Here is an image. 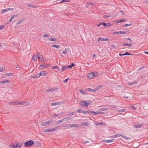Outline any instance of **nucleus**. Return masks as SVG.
<instances>
[{
  "instance_id": "obj_1",
  "label": "nucleus",
  "mask_w": 148,
  "mask_h": 148,
  "mask_svg": "<svg viewBox=\"0 0 148 148\" xmlns=\"http://www.w3.org/2000/svg\"><path fill=\"white\" fill-rule=\"evenodd\" d=\"M24 146L25 147H30L32 146L34 144L33 141L30 140L24 143Z\"/></svg>"
},
{
  "instance_id": "obj_2",
  "label": "nucleus",
  "mask_w": 148,
  "mask_h": 148,
  "mask_svg": "<svg viewBox=\"0 0 148 148\" xmlns=\"http://www.w3.org/2000/svg\"><path fill=\"white\" fill-rule=\"evenodd\" d=\"M130 33V32L128 30L124 31H119L118 32L115 31L114 32V34H128Z\"/></svg>"
},
{
  "instance_id": "obj_3",
  "label": "nucleus",
  "mask_w": 148,
  "mask_h": 148,
  "mask_svg": "<svg viewBox=\"0 0 148 148\" xmlns=\"http://www.w3.org/2000/svg\"><path fill=\"white\" fill-rule=\"evenodd\" d=\"M79 104L83 107L87 108L88 107L87 102L86 101H82L80 102Z\"/></svg>"
},
{
  "instance_id": "obj_4",
  "label": "nucleus",
  "mask_w": 148,
  "mask_h": 148,
  "mask_svg": "<svg viewBox=\"0 0 148 148\" xmlns=\"http://www.w3.org/2000/svg\"><path fill=\"white\" fill-rule=\"evenodd\" d=\"M14 10V9L12 8H8L7 9H3L1 11V13H3L5 12H7L9 10Z\"/></svg>"
},
{
  "instance_id": "obj_5",
  "label": "nucleus",
  "mask_w": 148,
  "mask_h": 148,
  "mask_svg": "<svg viewBox=\"0 0 148 148\" xmlns=\"http://www.w3.org/2000/svg\"><path fill=\"white\" fill-rule=\"evenodd\" d=\"M47 75V73L45 71H42L38 74V77H40V76H45Z\"/></svg>"
},
{
  "instance_id": "obj_6",
  "label": "nucleus",
  "mask_w": 148,
  "mask_h": 148,
  "mask_svg": "<svg viewBox=\"0 0 148 148\" xmlns=\"http://www.w3.org/2000/svg\"><path fill=\"white\" fill-rule=\"evenodd\" d=\"M94 73L92 72L88 73L87 75L88 77L90 79H92L94 77Z\"/></svg>"
},
{
  "instance_id": "obj_7",
  "label": "nucleus",
  "mask_w": 148,
  "mask_h": 148,
  "mask_svg": "<svg viewBox=\"0 0 148 148\" xmlns=\"http://www.w3.org/2000/svg\"><path fill=\"white\" fill-rule=\"evenodd\" d=\"M48 67V66L47 64L45 65L44 64H43L40 65L38 67V68L39 69H42L44 68H47Z\"/></svg>"
},
{
  "instance_id": "obj_8",
  "label": "nucleus",
  "mask_w": 148,
  "mask_h": 148,
  "mask_svg": "<svg viewBox=\"0 0 148 148\" xmlns=\"http://www.w3.org/2000/svg\"><path fill=\"white\" fill-rule=\"evenodd\" d=\"M62 104L63 103H62V102H53L51 103V106H55L57 105H60L61 103Z\"/></svg>"
},
{
  "instance_id": "obj_9",
  "label": "nucleus",
  "mask_w": 148,
  "mask_h": 148,
  "mask_svg": "<svg viewBox=\"0 0 148 148\" xmlns=\"http://www.w3.org/2000/svg\"><path fill=\"white\" fill-rule=\"evenodd\" d=\"M23 143H17L15 145V147L16 148H21L22 146V144Z\"/></svg>"
},
{
  "instance_id": "obj_10",
  "label": "nucleus",
  "mask_w": 148,
  "mask_h": 148,
  "mask_svg": "<svg viewBox=\"0 0 148 148\" xmlns=\"http://www.w3.org/2000/svg\"><path fill=\"white\" fill-rule=\"evenodd\" d=\"M82 125L83 126H86L87 127H90V126L89 123L87 121L85 122L82 123Z\"/></svg>"
},
{
  "instance_id": "obj_11",
  "label": "nucleus",
  "mask_w": 148,
  "mask_h": 148,
  "mask_svg": "<svg viewBox=\"0 0 148 148\" xmlns=\"http://www.w3.org/2000/svg\"><path fill=\"white\" fill-rule=\"evenodd\" d=\"M108 40V38H103L99 37L98 38L97 41L98 42H99V41L100 40H101V41H106Z\"/></svg>"
},
{
  "instance_id": "obj_12",
  "label": "nucleus",
  "mask_w": 148,
  "mask_h": 148,
  "mask_svg": "<svg viewBox=\"0 0 148 148\" xmlns=\"http://www.w3.org/2000/svg\"><path fill=\"white\" fill-rule=\"evenodd\" d=\"M95 124L96 126H99L101 125H105V123L102 122H100L95 123Z\"/></svg>"
},
{
  "instance_id": "obj_13",
  "label": "nucleus",
  "mask_w": 148,
  "mask_h": 148,
  "mask_svg": "<svg viewBox=\"0 0 148 148\" xmlns=\"http://www.w3.org/2000/svg\"><path fill=\"white\" fill-rule=\"evenodd\" d=\"M143 125L142 124H140L139 125H134V127L135 128H140Z\"/></svg>"
},
{
  "instance_id": "obj_14",
  "label": "nucleus",
  "mask_w": 148,
  "mask_h": 148,
  "mask_svg": "<svg viewBox=\"0 0 148 148\" xmlns=\"http://www.w3.org/2000/svg\"><path fill=\"white\" fill-rule=\"evenodd\" d=\"M113 140H114L113 139L106 140H103V142L108 143H110V142H113Z\"/></svg>"
},
{
  "instance_id": "obj_15",
  "label": "nucleus",
  "mask_w": 148,
  "mask_h": 148,
  "mask_svg": "<svg viewBox=\"0 0 148 148\" xmlns=\"http://www.w3.org/2000/svg\"><path fill=\"white\" fill-rule=\"evenodd\" d=\"M90 113L91 114H93L94 115H96L97 114H99V111H97L96 112L93 111H90Z\"/></svg>"
},
{
  "instance_id": "obj_16",
  "label": "nucleus",
  "mask_w": 148,
  "mask_h": 148,
  "mask_svg": "<svg viewBox=\"0 0 148 148\" xmlns=\"http://www.w3.org/2000/svg\"><path fill=\"white\" fill-rule=\"evenodd\" d=\"M38 58L39 59L40 61L41 62H43L44 61L43 59V56L42 55H38Z\"/></svg>"
},
{
  "instance_id": "obj_17",
  "label": "nucleus",
  "mask_w": 148,
  "mask_h": 148,
  "mask_svg": "<svg viewBox=\"0 0 148 148\" xmlns=\"http://www.w3.org/2000/svg\"><path fill=\"white\" fill-rule=\"evenodd\" d=\"M44 132H52V129H45L44 130Z\"/></svg>"
},
{
  "instance_id": "obj_18",
  "label": "nucleus",
  "mask_w": 148,
  "mask_h": 148,
  "mask_svg": "<svg viewBox=\"0 0 148 148\" xmlns=\"http://www.w3.org/2000/svg\"><path fill=\"white\" fill-rule=\"evenodd\" d=\"M129 108L130 109L132 110H136L137 109L136 107L132 106H130L129 107Z\"/></svg>"
},
{
  "instance_id": "obj_19",
  "label": "nucleus",
  "mask_w": 148,
  "mask_h": 148,
  "mask_svg": "<svg viewBox=\"0 0 148 148\" xmlns=\"http://www.w3.org/2000/svg\"><path fill=\"white\" fill-rule=\"evenodd\" d=\"M52 47H56L57 49H59L60 47L59 45H53L52 46Z\"/></svg>"
},
{
  "instance_id": "obj_20",
  "label": "nucleus",
  "mask_w": 148,
  "mask_h": 148,
  "mask_svg": "<svg viewBox=\"0 0 148 148\" xmlns=\"http://www.w3.org/2000/svg\"><path fill=\"white\" fill-rule=\"evenodd\" d=\"M122 45L123 46H132V44L123 43L122 44Z\"/></svg>"
},
{
  "instance_id": "obj_21",
  "label": "nucleus",
  "mask_w": 148,
  "mask_h": 148,
  "mask_svg": "<svg viewBox=\"0 0 148 148\" xmlns=\"http://www.w3.org/2000/svg\"><path fill=\"white\" fill-rule=\"evenodd\" d=\"M15 16H16V15H13L10 18V19L8 21H9L10 22H11L13 20Z\"/></svg>"
},
{
  "instance_id": "obj_22",
  "label": "nucleus",
  "mask_w": 148,
  "mask_h": 148,
  "mask_svg": "<svg viewBox=\"0 0 148 148\" xmlns=\"http://www.w3.org/2000/svg\"><path fill=\"white\" fill-rule=\"evenodd\" d=\"M37 56V53H36L35 55H34L33 56L32 58V60L34 61H36L37 59L36 60V57Z\"/></svg>"
},
{
  "instance_id": "obj_23",
  "label": "nucleus",
  "mask_w": 148,
  "mask_h": 148,
  "mask_svg": "<svg viewBox=\"0 0 148 148\" xmlns=\"http://www.w3.org/2000/svg\"><path fill=\"white\" fill-rule=\"evenodd\" d=\"M86 90L88 91H90V92H95V89H93L91 88H88L86 89Z\"/></svg>"
},
{
  "instance_id": "obj_24",
  "label": "nucleus",
  "mask_w": 148,
  "mask_h": 148,
  "mask_svg": "<svg viewBox=\"0 0 148 148\" xmlns=\"http://www.w3.org/2000/svg\"><path fill=\"white\" fill-rule=\"evenodd\" d=\"M64 120V119H62L60 120H58L57 121V123L58 124H59L62 123Z\"/></svg>"
},
{
  "instance_id": "obj_25",
  "label": "nucleus",
  "mask_w": 148,
  "mask_h": 148,
  "mask_svg": "<svg viewBox=\"0 0 148 148\" xmlns=\"http://www.w3.org/2000/svg\"><path fill=\"white\" fill-rule=\"evenodd\" d=\"M78 98L76 97H75L74 99V102L75 103H78Z\"/></svg>"
},
{
  "instance_id": "obj_26",
  "label": "nucleus",
  "mask_w": 148,
  "mask_h": 148,
  "mask_svg": "<svg viewBox=\"0 0 148 148\" xmlns=\"http://www.w3.org/2000/svg\"><path fill=\"white\" fill-rule=\"evenodd\" d=\"M101 87H102V86H99L96 87L95 88V89H94L95 92H96V91H97V90H99Z\"/></svg>"
},
{
  "instance_id": "obj_27",
  "label": "nucleus",
  "mask_w": 148,
  "mask_h": 148,
  "mask_svg": "<svg viewBox=\"0 0 148 148\" xmlns=\"http://www.w3.org/2000/svg\"><path fill=\"white\" fill-rule=\"evenodd\" d=\"M72 127H78V126L77 124H71Z\"/></svg>"
},
{
  "instance_id": "obj_28",
  "label": "nucleus",
  "mask_w": 148,
  "mask_h": 148,
  "mask_svg": "<svg viewBox=\"0 0 148 148\" xmlns=\"http://www.w3.org/2000/svg\"><path fill=\"white\" fill-rule=\"evenodd\" d=\"M48 125L49 124H48V123L47 121L44 122L41 124V125L42 126H45V125Z\"/></svg>"
},
{
  "instance_id": "obj_29",
  "label": "nucleus",
  "mask_w": 148,
  "mask_h": 148,
  "mask_svg": "<svg viewBox=\"0 0 148 148\" xmlns=\"http://www.w3.org/2000/svg\"><path fill=\"white\" fill-rule=\"evenodd\" d=\"M50 89L51 91H56L58 90L57 88H52Z\"/></svg>"
},
{
  "instance_id": "obj_30",
  "label": "nucleus",
  "mask_w": 148,
  "mask_h": 148,
  "mask_svg": "<svg viewBox=\"0 0 148 148\" xmlns=\"http://www.w3.org/2000/svg\"><path fill=\"white\" fill-rule=\"evenodd\" d=\"M100 110L101 111H104L107 110H108V108H103L100 109Z\"/></svg>"
},
{
  "instance_id": "obj_31",
  "label": "nucleus",
  "mask_w": 148,
  "mask_h": 148,
  "mask_svg": "<svg viewBox=\"0 0 148 148\" xmlns=\"http://www.w3.org/2000/svg\"><path fill=\"white\" fill-rule=\"evenodd\" d=\"M74 66H75V64L73 63H72L71 65H69L68 66V67L71 68Z\"/></svg>"
},
{
  "instance_id": "obj_32",
  "label": "nucleus",
  "mask_w": 148,
  "mask_h": 148,
  "mask_svg": "<svg viewBox=\"0 0 148 148\" xmlns=\"http://www.w3.org/2000/svg\"><path fill=\"white\" fill-rule=\"evenodd\" d=\"M93 73H94L93 75L94 77H96L98 75V72H94Z\"/></svg>"
},
{
  "instance_id": "obj_33",
  "label": "nucleus",
  "mask_w": 148,
  "mask_h": 148,
  "mask_svg": "<svg viewBox=\"0 0 148 148\" xmlns=\"http://www.w3.org/2000/svg\"><path fill=\"white\" fill-rule=\"evenodd\" d=\"M67 68H69L68 67V66H66V65L63 66L62 71H63L64 70H65Z\"/></svg>"
},
{
  "instance_id": "obj_34",
  "label": "nucleus",
  "mask_w": 148,
  "mask_h": 148,
  "mask_svg": "<svg viewBox=\"0 0 148 148\" xmlns=\"http://www.w3.org/2000/svg\"><path fill=\"white\" fill-rule=\"evenodd\" d=\"M110 16H111V15L110 14H108V15H103V17L104 18H108Z\"/></svg>"
},
{
  "instance_id": "obj_35",
  "label": "nucleus",
  "mask_w": 148,
  "mask_h": 148,
  "mask_svg": "<svg viewBox=\"0 0 148 148\" xmlns=\"http://www.w3.org/2000/svg\"><path fill=\"white\" fill-rule=\"evenodd\" d=\"M6 82L9 83V81H8V80H7L3 81H1L0 82V84H3V83H6Z\"/></svg>"
},
{
  "instance_id": "obj_36",
  "label": "nucleus",
  "mask_w": 148,
  "mask_h": 148,
  "mask_svg": "<svg viewBox=\"0 0 148 148\" xmlns=\"http://www.w3.org/2000/svg\"><path fill=\"white\" fill-rule=\"evenodd\" d=\"M50 34H45L43 35V37H44L45 38V37H49Z\"/></svg>"
},
{
  "instance_id": "obj_37",
  "label": "nucleus",
  "mask_w": 148,
  "mask_h": 148,
  "mask_svg": "<svg viewBox=\"0 0 148 148\" xmlns=\"http://www.w3.org/2000/svg\"><path fill=\"white\" fill-rule=\"evenodd\" d=\"M48 40L52 41H55L56 40L55 38H49Z\"/></svg>"
},
{
  "instance_id": "obj_38",
  "label": "nucleus",
  "mask_w": 148,
  "mask_h": 148,
  "mask_svg": "<svg viewBox=\"0 0 148 148\" xmlns=\"http://www.w3.org/2000/svg\"><path fill=\"white\" fill-rule=\"evenodd\" d=\"M136 84V82H132L128 83L129 85H133Z\"/></svg>"
},
{
  "instance_id": "obj_39",
  "label": "nucleus",
  "mask_w": 148,
  "mask_h": 148,
  "mask_svg": "<svg viewBox=\"0 0 148 148\" xmlns=\"http://www.w3.org/2000/svg\"><path fill=\"white\" fill-rule=\"evenodd\" d=\"M82 113H84L85 114H87L88 113L89 114V113H90V111L89 112H88L87 111L84 110H83V111H82Z\"/></svg>"
},
{
  "instance_id": "obj_40",
  "label": "nucleus",
  "mask_w": 148,
  "mask_h": 148,
  "mask_svg": "<svg viewBox=\"0 0 148 148\" xmlns=\"http://www.w3.org/2000/svg\"><path fill=\"white\" fill-rule=\"evenodd\" d=\"M82 111H83V110H82L81 109H78L76 110V112H77L82 113Z\"/></svg>"
},
{
  "instance_id": "obj_41",
  "label": "nucleus",
  "mask_w": 148,
  "mask_h": 148,
  "mask_svg": "<svg viewBox=\"0 0 148 148\" xmlns=\"http://www.w3.org/2000/svg\"><path fill=\"white\" fill-rule=\"evenodd\" d=\"M64 127H72L71 126V124H68L66 125H64V126H63Z\"/></svg>"
},
{
  "instance_id": "obj_42",
  "label": "nucleus",
  "mask_w": 148,
  "mask_h": 148,
  "mask_svg": "<svg viewBox=\"0 0 148 148\" xmlns=\"http://www.w3.org/2000/svg\"><path fill=\"white\" fill-rule=\"evenodd\" d=\"M70 0H62L60 2V3H62L63 2H70Z\"/></svg>"
},
{
  "instance_id": "obj_43",
  "label": "nucleus",
  "mask_w": 148,
  "mask_h": 148,
  "mask_svg": "<svg viewBox=\"0 0 148 148\" xmlns=\"http://www.w3.org/2000/svg\"><path fill=\"white\" fill-rule=\"evenodd\" d=\"M24 102H19L18 101V105H24Z\"/></svg>"
},
{
  "instance_id": "obj_44",
  "label": "nucleus",
  "mask_w": 148,
  "mask_h": 148,
  "mask_svg": "<svg viewBox=\"0 0 148 148\" xmlns=\"http://www.w3.org/2000/svg\"><path fill=\"white\" fill-rule=\"evenodd\" d=\"M10 147L11 148H16L15 147V145L12 144L10 145Z\"/></svg>"
},
{
  "instance_id": "obj_45",
  "label": "nucleus",
  "mask_w": 148,
  "mask_h": 148,
  "mask_svg": "<svg viewBox=\"0 0 148 148\" xmlns=\"http://www.w3.org/2000/svg\"><path fill=\"white\" fill-rule=\"evenodd\" d=\"M28 5L29 6H30V7H33V8H35L36 7V6H35V5H33V4H28Z\"/></svg>"
},
{
  "instance_id": "obj_46",
  "label": "nucleus",
  "mask_w": 148,
  "mask_h": 148,
  "mask_svg": "<svg viewBox=\"0 0 148 148\" xmlns=\"http://www.w3.org/2000/svg\"><path fill=\"white\" fill-rule=\"evenodd\" d=\"M48 124L49 125H50L53 122V121L51 120H49V121H48Z\"/></svg>"
},
{
  "instance_id": "obj_47",
  "label": "nucleus",
  "mask_w": 148,
  "mask_h": 148,
  "mask_svg": "<svg viewBox=\"0 0 148 148\" xmlns=\"http://www.w3.org/2000/svg\"><path fill=\"white\" fill-rule=\"evenodd\" d=\"M122 136V135H121V134H117L115 135L114 136V137H119V136Z\"/></svg>"
},
{
  "instance_id": "obj_48",
  "label": "nucleus",
  "mask_w": 148,
  "mask_h": 148,
  "mask_svg": "<svg viewBox=\"0 0 148 148\" xmlns=\"http://www.w3.org/2000/svg\"><path fill=\"white\" fill-rule=\"evenodd\" d=\"M125 111V110L124 109H121L119 110V112H124Z\"/></svg>"
},
{
  "instance_id": "obj_49",
  "label": "nucleus",
  "mask_w": 148,
  "mask_h": 148,
  "mask_svg": "<svg viewBox=\"0 0 148 148\" xmlns=\"http://www.w3.org/2000/svg\"><path fill=\"white\" fill-rule=\"evenodd\" d=\"M132 25V23H130V24H125L124 25V26L126 27H127L128 26L131 25Z\"/></svg>"
},
{
  "instance_id": "obj_50",
  "label": "nucleus",
  "mask_w": 148,
  "mask_h": 148,
  "mask_svg": "<svg viewBox=\"0 0 148 148\" xmlns=\"http://www.w3.org/2000/svg\"><path fill=\"white\" fill-rule=\"evenodd\" d=\"M145 68V67L143 66H142L141 67H140L138 69V71L144 69V68Z\"/></svg>"
},
{
  "instance_id": "obj_51",
  "label": "nucleus",
  "mask_w": 148,
  "mask_h": 148,
  "mask_svg": "<svg viewBox=\"0 0 148 148\" xmlns=\"http://www.w3.org/2000/svg\"><path fill=\"white\" fill-rule=\"evenodd\" d=\"M6 75L7 76H10L12 75V74L11 73H8L6 74Z\"/></svg>"
},
{
  "instance_id": "obj_52",
  "label": "nucleus",
  "mask_w": 148,
  "mask_h": 148,
  "mask_svg": "<svg viewBox=\"0 0 148 148\" xmlns=\"http://www.w3.org/2000/svg\"><path fill=\"white\" fill-rule=\"evenodd\" d=\"M122 137L124 138L125 139H126L127 140L129 139V138L126 136H125L123 135L121 136Z\"/></svg>"
},
{
  "instance_id": "obj_53",
  "label": "nucleus",
  "mask_w": 148,
  "mask_h": 148,
  "mask_svg": "<svg viewBox=\"0 0 148 148\" xmlns=\"http://www.w3.org/2000/svg\"><path fill=\"white\" fill-rule=\"evenodd\" d=\"M29 104V103L27 102H25L24 105L25 106H28Z\"/></svg>"
},
{
  "instance_id": "obj_54",
  "label": "nucleus",
  "mask_w": 148,
  "mask_h": 148,
  "mask_svg": "<svg viewBox=\"0 0 148 148\" xmlns=\"http://www.w3.org/2000/svg\"><path fill=\"white\" fill-rule=\"evenodd\" d=\"M115 23H119L121 22L120 20H118L116 21H115Z\"/></svg>"
},
{
  "instance_id": "obj_55",
  "label": "nucleus",
  "mask_w": 148,
  "mask_h": 148,
  "mask_svg": "<svg viewBox=\"0 0 148 148\" xmlns=\"http://www.w3.org/2000/svg\"><path fill=\"white\" fill-rule=\"evenodd\" d=\"M125 55H132V54H131L130 53H128L127 52H126L125 53Z\"/></svg>"
},
{
  "instance_id": "obj_56",
  "label": "nucleus",
  "mask_w": 148,
  "mask_h": 148,
  "mask_svg": "<svg viewBox=\"0 0 148 148\" xmlns=\"http://www.w3.org/2000/svg\"><path fill=\"white\" fill-rule=\"evenodd\" d=\"M74 114V112H72L71 113H69V114H68V116H69L71 115H73Z\"/></svg>"
},
{
  "instance_id": "obj_57",
  "label": "nucleus",
  "mask_w": 148,
  "mask_h": 148,
  "mask_svg": "<svg viewBox=\"0 0 148 148\" xmlns=\"http://www.w3.org/2000/svg\"><path fill=\"white\" fill-rule=\"evenodd\" d=\"M18 105V101H14L13 102V105Z\"/></svg>"
},
{
  "instance_id": "obj_58",
  "label": "nucleus",
  "mask_w": 148,
  "mask_h": 148,
  "mask_svg": "<svg viewBox=\"0 0 148 148\" xmlns=\"http://www.w3.org/2000/svg\"><path fill=\"white\" fill-rule=\"evenodd\" d=\"M68 79H69V78H68L66 79H65L63 81L64 83H66L68 81Z\"/></svg>"
},
{
  "instance_id": "obj_59",
  "label": "nucleus",
  "mask_w": 148,
  "mask_h": 148,
  "mask_svg": "<svg viewBox=\"0 0 148 148\" xmlns=\"http://www.w3.org/2000/svg\"><path fill=\"white\" fill-rule=\"evenodd\" d=\"M52 68L54 69H57L58 68V66H52Z\"/></svg>"
},
{
  "instance_id": "obj_60",
  "label": "nucleus",
  "mask_w": 148,
  "mask_h": 148,
  "mask_svg": "<svg viewBox=\"0 0 148 148\" xmlns=\"http://www.w3.org/2000/svg\"><path fill=\"white\" fill-rule=\"evenodd\" d=\"M79 92L80 93H82V94L84 93V92H83V90H82V89H80V90H79Z\"/></svg>"
},
{
  "instance_id": "obj_61",
  "label": "nucleus",
  "mask_w": 148,
  "mask_h": 148,
  "mask_svg": "<svg viewBox=\"0 0 148 148\" xmlns=\"http://www.w3.org/2000/svg\"><path fill=\"white\" fill-rule=\"evenodd\" d=\"M126 39H127V40H129L131 42H132V40L130 38H126Z\"/></svg>"
},
{
  "instance_id": "obj_62",
  "label": "nucleus",
  "mask_w": 148,
  "mask_h": 148,
  "mask_svg": "<svg viewBox=\"0 0 148 148\" xmlns=\"http://www.w3.org/2000/svg\"><path fill=\"white\" fill-rule=\"evenodd\" d=\"M102 23V24H103V26L105 27H107V23Z\"/></svg>"
},
{
  "instance_id": "obj_63",
  "label": "nucleus",
  "mask_w": 148,
  "mask_h": 148,
  "mask_svg": "<svg viewBox=\"0 0 148 148\" xmlns=\"http://www.w3.org/2000/svg\"><path fill=\"white\" fill-rule=\"evenodd\" d=\"M46 91L47 92H49L51 91V89L50 88H49L46 90Z\"/></svg>"
},
{
  "instance_id": "obj_64",
  "label": "nucleus",
  "mask_w": 148,
  "mask_h": 148,
  "mask_svg": "<svg viewBox=\"0 0 148 148\" xmlns=\"http://www.w3.org/2000/svg\"><path fill=\"white\" fill-rule=\"evenodd\" d=\"M65 51H63V53L64 54H66V53H67V51L66 50V49H65Z\"/></svg>"
}]
</instances>
